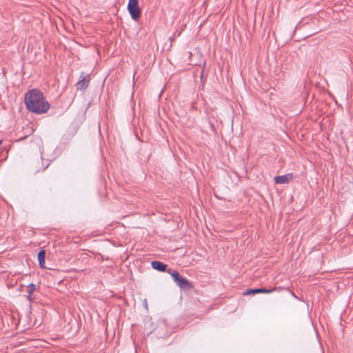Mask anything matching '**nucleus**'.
I'll return each instance as SVG.
<instances>
[{
	"label": "nucleus",
	"mask_w": 353,
	"mask_h": 353,
	"mask_svg": "<svg viewBox=\"0 0 353 353\" xmlns=\"http://www.w3.org/2000/svg\"><path fill=\"white\" fill-rule=\"evenodd\" d=\"M24 103L29 112L35 114H43L50 108V103L43 92L37 88L32 89L25 94Z\"/></svg>",
	"instance_id": "1"
},
{
	"label": "nucleus",
	"mask_w": 353,
	"mask_h": 353,
	"mask_svg": "<svg viewBox=\"0 0 353 353\" xmlns=\"http://www.w3.org/2000/svg\"><path fill=\"white\" fill-rule=\"evenodd\" d=\"M168 273H169L173 278L174 282L180 287L181 289L184 290H189L194 288V285L191 282L182 277L181 274L176 271H172L171 269H168Z\"/></svg>",
	"instance_id": "2"
},
{
	"label": "nucleus",
	"mask_w": 353,
	"mask_h": 353,
	"mask_svg": "<svg viewBox=\"0 0 353 353\" xmlns=\"http://www.w3.org/2000/svg\"><path fill=\"white\" fill-rule=\"evenodd\" d=\"M128 10L131 17L134 21H138L141 17V8L138 0H129Z\"/></svg>",
	"instance_id": "3"
},
{
	"label": "nucleus",
	"mask_w": 353,
	"mask_h": 353,
	"mask_svg": "<svg viewBox=\"0 0 353 353\" xmlns=\"http://www.w3.org/2000/svg\"><path fill=\"white\" fill-rule=\"evenodd\" d=\"M90 81V77L89 74L86 75H81V79L77 82L75 84L76 89L77 90H85L88 87L89 83Z\"/></svg>",
	"instance_id": "4"
},
{
	"label": "nucleus",
	"mask_w": 353,
	"mask_h": 353,
	"mask_svg": "<svg viewBox=\"0 0 353 353\" xmlns=\"http://www.w3.org/2000/svg\"><path fill=\"white\" fill-rule=\"evenodd\" d=\"M293 174L292 173H289L283 176H276L274 177V181L275 183L283 184L288 183L290 181L293 179Z\"/></svg>",
	"instance_id": "5"
},
{
	"label": "nucleus",
	"mask_w": 353,
	"mask_h": 353,
	"mask_svg": "<svg viewBox=\"0 0 353 353\" xmlns=\"http://www.w3.org/2000/svg\"><path fill=\"white\" fill-rule=\"evenodd\" d=\"M276 288H272L270 290H267L265 288H256V289H250L247 290L245 292L243 293V295H251V294H255L258 293H266L269 294L274 290H276Z\"/></svg>",
	"instance_id": "6"
},
{
	"label": "nucleus",
	"mask_w": 353,
	"mask_h": 353,
	"mask_svg": "<svg viewBox=\"0 0 353 353\" xmlns=\"http://www.w3.org/2000/svg\"><path fill=\"white\" fill-rule=\"evenodd\" d=\"M151 265L154 270L168 272V269H167V265L161 261H154L151 263Z\"/></svg>",
	"instance_id": "7"
},
{
	"label": "nucleus",
	"mask_w": 353,
	"mask_h": 353,
	"mask_svg": "<svg viewBox=\"0 0 353 353\" xmlns=\"http://www.w3.org/2000/svg\"><path fill=\"white\" fill-rule=\"evenodd\" d=\"M45 257H46V252H45V250H40L39 252L38 253V261H39V266L41 268H45V266H44V264H45Z\"/></svg>",
	"instance_id": "8"
},
{
	"label": "nucleus",
	"mask_w": 353,
	"mask_h": 353,
	"mask_svg": "<svg viewBox=\"0 0 353 353\" xmlns=\"http://www.w3.org/2000/svg\"><path fill=\"white\" fill-rule=\"evenodd\" d=\"M36 288H37L36 285H34L33 283H30L28 286V290H27V292L28 294V300L30 301H33V298L32 296V294L33 292L36 290Z\"/></svg>",
	"instance_id": "9"
},
{
	"label": "nucleus",
	"mask_w": 353,
	"mask_h": 353,
	"mask_svg": "<svg viewBox=\"0 0 353 353\" xmlns=\"http://www.w3.org/2000/svg\"><path fill=\"white\" fill-rule=\"evenodd\" d=\"M187 55L188 56V58L187 60H185L186 61L188 62V64L189 65H198L200 64V63L199 61H195L194 59H193V54L192 52H188L187 53Z\"/></svg>",
	"instance_id": "10"
},
{
	"label": "nucleus",
	"mask_w": 353,
	"mask_h": 353,
	"mask_svg": "<svg viewBox=\"0 0 353 353\" xmlns=\"http://www.w3.org/2000/svg\"><path fill=\"white\" fill-rule=\"evenodd\" d=\"M1 143H2V141H0V145L1 144Z\"/></svg>",
	"instance_id": "11"
}]
</instances>
